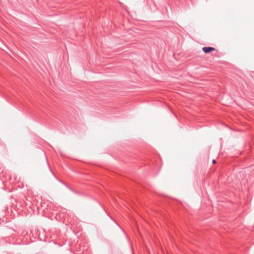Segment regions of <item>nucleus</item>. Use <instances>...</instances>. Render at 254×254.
Segmentation results:
<instances>
[{
  "mask_svg": "<svg viewBox=\"0 0 254 254\" xmlns=\"http://www.w3.org/2000/svg\"><path fill=\"white\" fill-rule=\"evenodd\" d=\"M212 163H213V164L216 163V161L215 160H213Z\"/></svg>",
  "mask_w": 254,
  "mask_h": 254,
  "instance_id": "f03ea898",
  "label": "nucleus"
},
{
  "mask_svg": "<svg viewBox=\"0 0 254 254\" xmlns=\"http://www.w3.org/2000/svg\"><path fill=\"white\" fill-rule=\"evenodd\" d=\"M215 49L210 47H204L202 48V51L205 53H209L212 51H215Z\"/></svg>",
  "mask_w": 254,
  "mask_h": 254,
  "instance_id": "f257e3e1",
  "label": "nucleus"
}]
</instances>
